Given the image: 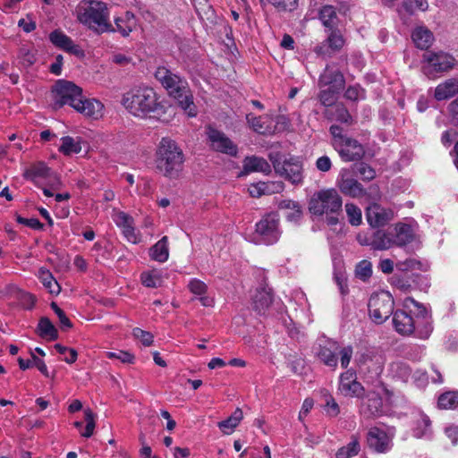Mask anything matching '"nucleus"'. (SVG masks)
I'll use <instances>...</instances> for the list:
<instances>
[{"mask_svg": "<svg viewBox=\"0 0 458 458\" xmlns=\"http://www.w3.org/2000/svg\"><path fill=\"white\" fill-rule=\"evenodd\" d=\"M84 416L86 420V427L83 431L81 432V437H90L96 427L95 423V414L92 412L90 409L84 410Z\"/></svg>", "mask_w": 458, "mask_h": 458, "instance_id": "obj_51", "label": "nucleus"}, {"mask_svg": "<svg viewBox=\"0 0 458 458\" xmlns=\"http://www.w3.org/2000/svg\"><path fill=\"white\" fill-rule=\"evenodd\" d=\"M383 402L378 394L371 392L362 404V412L367 416H378L382 412Z\"/></svg>", "mask_w": 458, "mask_h": 458, "instance_id": "obj_31", "label": "nucleus"}, {"mask_svg": "<svg viewBox=\"0 0 458 458\" xmlns=\"http://www.w3.org/2000/svg\"><path fill=\"white\" fill-rule=\"evenodd\" d=\"M74 110L86 118L98 120L104 115L105 106L98 99L88 98L82 95Z\"/></svg>", "mask_w": 458, "mask_h": 458, "instance_id": "obj_14", "label": "nucleus"}, {"mask_svg": "<svg viewBox=\"0 0 458 458\" xmlns=\"http://www.w3.org/2000/svg\"><path fill=\"white\" fill-rule=\"evenodd\" d=\"M319 19L325 27L333 30L338 21L335 7L332 5L323 6L319 11Z\"/></svg>", "mask_w": 458, "mask_h": 458, "instance_id": "obj_42", "label": "nucleus"}, {"mask_svg": "<svg viewBox=\"0 0 458 458\" xmlns=\"http://www.w3.org/2000/svg\"><path fill=\"white\" fill-rule=\"evenodd\" d=\"M13 289L15 290L17 298L20 300V302L22 305V307L24 309L30 310L35 304V297L32 294L21 291L17 288L13 287Z\"/></svg>", "mask_w": 458, "mask_h": 458, "instance_id": "obj_54", "label": "nucleus"}, {"mask_svg": "<svg viewBox=\"0 0 458 458\" xmlns=\"http://www.w3.org/2000/svg\"><path fill=\"white\" fill-rule=\"evenodd\" d=\"M51 168L48 167L46 163L42 161L36 162L32 164L29 168H27L23 176L27 180H30L37 184L38 187H41L38 184V179H46L49 173L51 172Z\"/></svg>", "mask_w": 458, "mask_h": 458, "instance_id": "obj_25", "label": "nucleus"}, {"mask_svg": "<svg viewBox=\"0 0 458 458\" xmlns=\"http://www.w3.org/2000/svg\"><path fill=\"white\" fill-rule=\"evenodd\" d=\"M38 278L50 293L58 294L60 293L61 288L58 283L48 270L41 267L38 270Z\"/></svg>", "mask_w": 458, "mask_h": 458, "instance_id": "obj_43", "label": "nucleus"}, {"mask_svg": "<svg viewBox=\"0 0 458 458\" xmlns=\"http://www.w3.org/2000/svg\"><path fill=\"white\" fill-rule=\"evenodd\" d=\"M132 335L145 346H150L153 343V335L149 332L144 331L139 327H136L132 330Z\"/></svg>", "mask_w": 458, "mask_h": 458, "instance_id": "obj_57", "label": "nucleus"}, {"mask_svg": "<svg viewBox=\"0 0 458 458\" xmlns=\"http://www.w3.org/2000/svg\"><path fill=\"white\" fill-rule=\"evenodd\" d=\"M20 56L22 64L25 66L32 65L37 60L35 52L25 47L21 48Z\"/></svg>", "mask_w": 458, "mask_h": 458, "instance_id": "obj_58", "label": "nucleus"}, {"mask_svg": "<svg viewBox=\"0 0 458 458\" xmlns=\"http://www.w3.org/2000/svg\"><path fill=\"white\" fill-rule=\"evenodd\" d=\"M390 370L394 377L403 381H407L411 374V369L406 363L396 361L390 365Z\"/></svg>", "mask_w": 458, "mask_h": 458, "instance_id": "obj_45", "label": "nucleus"}, {"mask_svg": "<svg viewBox=\"0 0 458 458\" xmlns=\"http://www.w3.org/2000/svg\"><path fill=\"white\" fill-rule=\"evenodd\" d=\"M114 221L117 226L122 228L124 237L131 243L140 242V236L134 227L133 218L124 212H117L114 216Z\"/></svg>", "mask_w": 458, "mask_h": 458, "instance_id": "obj_20", "label": "nucleus"}, {"mask_svg": "<svg viewBox=\"0 0 458 458\" xmlns=\"http://www.w3.org/2000/svg\"><path fill=\"white\" fill-rule=\"evenodd\" d=\"M360 369H368L378 375L383 370L384 357L371 349H365L357 352L354 360Z\"/></svg>", "mask_w": 458, "mask_h": 458, "instance_id": "obj_12", "label": "nucleus"}, {"mask_svg": "<svg viewBox=\"0 0 458 458\" xmlns=\"http://www.w3.org/2000/svg\"><path fill=\"white\" fill-rule=\"evenodd\" d=\"M438 406L442 409H455L458 406V392H446L438 397Z\"/></svg>", "mask_w": 458, "mask_h": 458, "instance_id": "obj_46", "label": "nucleus"}, {"mask_svg": "<svg viewBox=\"0 0 458 458\" xmlns=\"http://www.w3.org/2000/svg\"><path fill=\"white\" fill-rule=\"evenodd\" d=\"M122 105L133 116L146 118L162 109L159 97L153 88L138 86L123 95Z\"/></svg>", "mask_w": 458, "mask_h": 458, "instance_id": "obj_2", "label": "nucleus"}, {"mask_svg": "<svg viewBox=\"0 0 458 458\" xmlns=\"http://www.w3.org/2000/svg\"><path fill=\"white\" fill-rule=\"evenodd\" d=\"M344 208L349 223L353 226L360 225L362 221L360 208L353 203H346Z\"/></svg>", "mask_w": 458, "mask_h": 458, "instance_id": "obj_48", "label": "nucleus"}, {"mask_svg": "<svg viewBox=\"0 0 458 458\" xmlns=\"http://www.w3.org/2000/svg\"><path fill=\"white\" fill-rule=\"evenodd\" d=\"M411 38L415 46L420 49H428L434 41L432 32L423 26L418 27L413 30Z\"/></svg>", "mask_w": 458, "mask_h": 458, "instance_id": "obj_29", "label": "nucleus"}, {"mask_svg": "<svg viewBox=\"0 0 458 458\" xmlns=\"http://www.w3.org/2000/svg\"><path fill=\"white\" fill-rule=\"evenodd\" d=\"M456 93H458V80L448 79L437 86L434 97L437 100L442 101L451 98Z\"/></svg>", "mask_w": 458, "mask_h": 458, "instance_id": "obj_26", "label": "nucleus"}, {"mask_svg": "<svg viewBox=\"0 0 458 458\" xmlns=\"http://www.w3.org/2000/svg\"><path fill=\"white\" fill-rule=\"evenodd\" d=\"M336 185L340 191L352 198H360L366 195L363 186L352 177V173L348 168H343L340 171Z\"/></svg>", "mask_w": 458, "mask_h": 458, "instance_id": "obj_11", "label": "nucleus"}, {"mask_svg": "<svg viewBox=\"0 0 458 458\" xmlns=\"http://www.w3.org/2000/svg\"><path fill=\"white\" fill-rule=\"evenodd\" d=\"M207 135L214 150L230 156H236L237 146L223 131L208 126Z\"/></svg>", "mask_w": 458, "mask_h": 458, "instance_id": "obj_13", "label": "nucleus"}, {"mask_svg": "<svg viewBox=\"0 0 458 458\" xmlns=\"http://www.w3.org/2000/svg\"><path fill=\"white\" fill-rule=\"evenodd\" d=\"M79 21L98 33L114 30L109 21L107 4L98 0H82L76 8Z\"/></svg>", "mask_w": 458, "mask_h": 458, "instance_id": "obj_5", "label": "nucleus"}, {"mask_svg": "<svg viewBox=\"0 0 458 458\" xmlns=\"http://www.w3.org/2000/svg\"><path fill=\"white\" fill-rule=\"evenodd\" d=\"M422 71L428 76L431 77L437 72H445L455 65V59L445 52H426L422 56Z\"/></svg>", "mask_w": 458, "mask_h": 458, "instance_id": "obj_9", "label": "nucleus"}, {"mask_svg": "<svg viewBox=\"0 0 458 458\" xmlns=\"http://www.w3.org/2000/svg\"><path fill=\"white\" fill-rule=\"evenodd\" d=\"M366 218L372 227H381L393 220L394 211L374 203L367 208Z\"/></svg>", "mask_w": 458, "mask_h": 458, "instance_id": "obj_16", "label": "nucleus"}, {"mask_svg": "<svg viewBox=\"0 0 458 458\" xmlns=\"http://www.w3.org/2000/svg\"><path fill=\"white\" fill-rule=\"evenodd\" d=\"M351 171L352 174L360 176L364 181H371L376 176L375 170L365 163L355 164Z\"/></svg>", "mask_w": 458, "mask_h": 458, "instance_id": "obj_47", "label": "nucleus"}, {"mask_svg": "<svg viewBox=\"0 0 458 458\" xmlns=\"http://www.w3.org/2000/svg\"><path fill=\"white\" fill-rule=\"evenodd\" d=\"M106 356L110 359H117L121 360L123 363H133L134 356L129 352L125 351H118V352H108Z\"/></svg>", "mask_w": 458, "mask_h": 458, "instance_id": "obj_56", "label": "nucleus"}, {"mask_svg": "<svg viewBox=\"0 0 458 458\" xmlns=\"http://www.w3.org/2000/svg\"><path fill=\"white\" fill-rule=\"evenodd\" d=\"M62 145L59 151L64 155L78 154L81 151V140L79 138L65 136L61 139Z\"/></svg>", "mask_w": 458, "mask_h": 458, "instance_id": "obj_44", "label": "nucleus"}, {"mask_svg": "<svg viewBox=\"0 0 458 458\" xmlns=\"http://www.w3.org/2000/svg\"><path fill=\"white\" fill-rule=\"evenodd\" d=\"M353 353L352 347L348 345L345 347H343L339 352L340 354V361H341V367L343 369H347V367L350 364V361L352 360Z\"/></svg>", "mask_w": 458, "mask_h": 458, "instance_id": "obj_60", "label": "nucleus"}, {"mask_svg": "<svg viewBox=\"0 0 458 458\" xmlns=\"http://www.w3.org/2000/svg\"><path fill=\"white\" fill-rule=\"evenodd\" d=\"M392 238L394 245L404 246L413 239L412 229L408 225L397 224L394 227V235Z\"/></svg>", "mask_w": 458, "mask_h": 458, "instance_id": "obj_32", "label": "nucleus"}, {"mask_svg": "<svg viewBox=\"0 0 458 458\" xmlns=\"http://www.w3.org/2000/svg\"><path fill=\"white\" fill-rule=\"evenodd\" d=\"M281 209L285 210V216L288 221L296 222L302 216V210L300 204L293 200H283L279 204Z\"/></svg>", "mask_w": 458, "mask_h": 458, "instance_id": "obj_39", "label": "nucleus"}, {"mask_svg": "<svg viewBox=\"0 0 458 458\" xmlns=\"http://www.w3.org/2000/svg\"><path fill=\"white\" fill-rule=\"evenodd\" d=\"M364 91L359 86H351L345 91V98L352 101H356L363 98Z\"/></svg>", "mask_w": 458, "mask_h": 458, "instance_id": "obj_62", "label": "nucleus"}, {"mask_svg": "<svg viewBox=\"0 0 458 458\" xmlns=\"http://www.w3.org/2000/svg\"><path fill=\"white\" fill-rule=\"evenodd\" d=\"M319 82L325 86L331 85L333 88L341 89L344 83V79L337 69L327 66L319 77Z\"/></svg>", "mask_w": 458, "mask_h": 458, "instance_id": "obj_30", "label": "nucleus"}, {"mask_svg": "<svg viewBox=\"0 0 458 458\" xmlns=\"http://www.w3.org/2000/svg\"><path fill=\"white\" fill-rule=\"evenodd\" d=\"M243 419L242 411L237 408L226 420L219 421L217 427L225 435L232 434Z\"/></svg>", "mask_w": 458, "mask_h": 458, "instance_id": "obj_33", "label": "nucleus"}, {"mask_svg": "<svg viewBox=\"0 0 458 458\" xmlns=\"http://www.w3.org/2000/svg\"><path fill=\"white\" fill-rule=\"evenodd\" d=\"M36 331L40 337L49 341H55L58 338L57 329L47 317H43L39 319Z\"/></svg>", "mask_w": 458, "mask_h": 458, "instance_id": "obj_35", "label": "nucleus"}, {"mask_svg": "<svg viewBox=\"0 0 458 458\" xmlns=\"http://www.w3.org/2000/svg\"><path fill=\"white\" fill-rule=\"evenodd\" d=\"M344 45V39L339 30H331L327 38L316 46L314 52L318 55L331 56L339 52Z\"/></svg>", "mask_w": 458, "mask_h": 458, "instance_id": "obj_15", "label": "nucleus"}, {"mask_svg": "<svg viewBox=\"0 0 458 458\" xmlns=\"http://www.w3.org/2000/svg\"><path fill=\"white\" fill-rule=\"evenodd\" d=\"M394 300L388 293L372 294L369 301V312L377 324H382L393 313Z\"/></svg>", "mask_w": 458, "mask_h": 458, "instance_id": "obj_10", "label": "nucleus"}, {"mask_svg": "<svg viewBox=\"0 0 458 458\" xmlns=\"http://www.w3.org/2000/svg\"><path fill=\"white\" fill-rule=\"evenodd\" d=\"M273 298L268 290L261 289L257 291L253 298L254 309L259 313H263L271 305Z\"/></svg>", "mask_w": 458, "mask_h": 458, "instance_id": "obj_40", "label": "nucleus"}, {"mask_svg": "<svg viewBox=\"0 0 458 458\" xmlns=\"http://www.w3.org/2000/svg\"><path fill=\"white\" fill-rule=\"evenodd\" d=\"M393 324L396 332L403 335H410L415 331L414 318L403 310L394 313Z\"/></svg>", "mask_w": 458, "mask_h": 458, "instance_id": "obj_23", "label": "nucleus"}, {"mask_svg": "<svg viewBox=\"0 0 458 458\" xmlns=\"http://www.w3.org/2000/svg\"><path fill=\"white\" fill-rule=\"evenodd\" d=\"M333 136V146L335 148L339 143L343 142L347 137L342 134V128L338 125H332L329 129Z\"/></svg>", "mask_w": 458, "mask_h": 458, "instance_id": "obj_63", "label": "nucleus"}, {"mask_svg": "<svg viewBox=\"0 0 458 458\" xmlns=\"http://www.w3.org/2000/svg\"><path fill=\"white\" fill-rule=\"evenodd\" d=\"M372 275V265L371 262L363 259L360 261L355 268V276L362 281L368 280Z\"/></svg>", "mask_w": 458, "mask_h": 458, "instance_id": "obj_50", "label": "nucleus"}, {"mask_svg": "<svg viewBox=\"0 0 458 458\" xmlns=\"http://www.w3.org/2000/svg\"><path fill=\"white\" fill-rule=\"evenodd\" d=\"M360 451V438L356 435L351 437V441L345 446L338 449L335 458H352Z\"/></svg>", "mask_w": 458, "mask_h": 458, "instance_id": "obj_38", "label": "nucleus"}, {"mask_svg": "<svg viewBox=\"0 0 458 458\" xmlns=\"http://www.w3.org/2000/svg\"><path fill=\"white\" fill-rule=\"evenodd\" d=\"M316 167L320 172H328L332 167L331 159L327 156H322L318 157L316 161Z\"/></svg>", "mask_w": 458, "mask_h": 458, "instance_id": "obj_64", "label": "nucleus"}, {"mask_svg": "<svg viewBox=\"0 0 458 458\" xmlns=\"http://www.w3.org/2000/svg\"><path fill=\"white\" fill-rule=\"evenodd\" d=\"M309 210L314 216H324L327 225H336L343 216V199L334 188L320 190L310 197Z\"/></svg>", "mask_w": 458, "mask_h": 458, "instance_id": "obj_4", "label": "nucleus"}, {"mask_svg": "<svg viewBox=\"0 0 458 458\" xmlns=\"http://www.w3.org/2000/svg\"><path fill=\"white\" fill-rule=\"evenodd\" d=\"M415 320V331L417 337L421 339H427L429 337L433 327H432V321L431 317L425 308H422L421 310L418 313L416 318H414Z\"/></svg>", "mask_w": 458, "mask_h": 458, "instance_id": "obj_24", "label": "nucleus"}, {"mask_svg": "<svg viewBox=\"0 0 458 458\" xmlns=\"http://www.w3.org/2000/svg\"><path fill=\"white\" fill-rule=\"evenodd\" d=\"M275 172L293 184H300L303 181V165L299 157H284L279 152H272L268 156Z\"/></svg>", "mask_w": 458, "mask_h": 458, "instance_id": "obj_6", "label": "nucleus"}, {"mask_svg": "<svg viewBox=\"0 0 458 458\" xmlns=\"http://www.w3.org/2000/svg\"><path fill=\"white\" fill-rule=\"evenodd\" d=\"M335 149L339 153L344 161H353L360 159L364 155V148L356 140L346 138L339 143Z\"/></svg>", "mask_w": 458, "mask_h": 458, "instance_id": "obj_19", "label": "nucleus"}, {"mask_svg": "<svg viewBox=\"0 0 458 458\" xmlns=\"http://www.w3.org/2000/svg\"><path fill=\"white\" fill-rule=\"evenodd\" d=\"M243 169L246 173L260 172L268 174L271 172V167L268 162L259 157H248L243 161Z\"/></svg>", "mask_w": 458, "mask_h": 458, "instance_id": "obj_28", "label": "nucleus"}, {"mask_svg": "<svg viewBox=\"0 0 458 458\" xmlns=\"http://www.w3.org/2000/svg\"><path fill=\"white\" fill-rule=\"evenodd\" d=\"M340 89L329 87L327 89H323L319 93V100L321 104L328 108L335 106L336 100V94Z\"/></svg>", "mask_w": 458, "mask_h": 458, "instance_id": "obj_49", "label": "nucleus"}, {"mask_svg": "<svg viewBox=\"0 0 458 458\" xmlns=\"http://www.w3.org/2000/svg\"><path fill=\"white\" fill-rule=\"evenodd\" d=\"M336 344L330 341H325V344H319L315 348V355L324 365L335 369L337 367L338 359L336 355Z\"/></svg>", "mask_w": 458, "mask_h": 458, "instance_id": "obj_21", "label": "nucleus"}, {"mask_svg": "<svg viewBox=\"0 0 458 458\" xmlns=\"http://www.w3.org/2000/svg\"><path fill=\"white\" fill-rule=\"evenodd\" d=\"M149 256L153 260L165 262L169 257L168 238L164 236L149 250Z\"/></svg>", "mask_w": 458, "mask_h": 458, "instance_id": "obj_34", "label": "nucleus"}, {"mask_svg": "<svg viewBox=\"0 0 458 458\" xmlns=\"http://www.w3.org/2000/svg\"><path fill=\"white\" fill-rule=\"evenodd\" d=\"M155 78L165 89L168 95L177 100L179 106L190 117L197 115L193 96L185 79L165 66L157 67L155 72Z\"/></svg>", "mask_w": 458, "mask_h": 458, "instance_id": "obj_1", "label": "nucleus"}, {"mask_svg": "<svg viewBox=\"0 0 458 458\" xmlns=\"http://www.w3.org/2000/svg\"><path fill=\"white\" fill-rule=\"evenodd\" d=\"M45 183L47 186L50 187L54 191H58L62 188L63 182L59 177V175L55 173L54 171H51L49 173V175L46 177Z\"/></svg>", "mask_w": 458, "mask_h": 458, "instance_id": "obj_59", "label": "nucleus"}, {"mask_svg": "<svg viewBox=\"0 0 458 458\" xmlns=\"http://www.w3.org/2000/svg\"><path fill=\"white\" fill-rule=\"evenodd\" d=\"M246 118L249 125L254 131L259 134H271L273 132L272 128L267 123V118L263 116H255L252 114H247Z\"/></svg>", "mask_w": 458, "mask_h": 458, "instance_id": "obj_37", "label": "nucleus"}, {"mask_svg": "<svg viewBox=\"0 0 458 458\" xmlns=\"http://www.w3.org/2000/svg\"><path fill=\"white\" fill-rule=\"evenodd\" d=\"M49 40L56 47L73 54L76 56H83V51L75 45L71 38L63 31L55 30L49 34Z\"/></svg>", "mask_w": 458, "mask_h": 458, "instance_id": "obj_22", "label": "nucleus"}, {"mask_svg": "<svg viewBox=\"0 0 458 458\" xmlns=\"http://www.w3.org/2000/svg\"><path fill=\"white\" fill-rule=\"evenodd\" d=\"M338 390L343 395L350 397H360L364 392L363 386L356 380L355 374L351 370L341 374Z\"/></svg>", "mask_w": 458, "mask_h": 458, "instance_id": "obj_17", "label": "nucleus"}, {"mask_svg": "<svg viewBox=\"0 0 458 458\" xmlns=\"http://www.w3.org/2000/svg\"><path fill=\"white\" fill-rule=\"evenodd\" d=\"M155 162L158 174L169 180H177L183 169L184 155L174 140L162 138L157 148Z\"/></svg>", "mask_w": 458, "mask_h": 458, "instance_id": "obj_3", "label": "nucleus"}, {"mask_svg": "<svg viewBox=\"0 0 458 458\" xmlns=\"http://www.w3.org/2000/svg\"><path fill=\"white\" fill-rule=\"evenodd\" d=\"M116 30L123 36H128L130 32L135 28L136 21L134 15L127 12L123 16L114 19Z\"/></svg>", "mask_w": 458, "mask_h": 458, "instance_id": "obj_36", "label": "nucleus"}, {"mask_svg": "<svg viewBox=\"0 0 458 458\" xmlns=\"http://www.w3.org/2000/svg\"><path fill=\"white\" fill-rule=\"evenodd\" d=\"M367 441L369 446L377 453H386L392 446V436L377 427L369 430Z\"/></svg>", "mask_w": 458, "mask_h": 458, "instance_id": "obj_18", "label": "nucleus"}, {"mask_svg": "<svg viewBox=\"0 0 458 458\" xmlns=\"http://www.w3.org/2000/svg\"><path fill=\"white\" fill-rule=\"evenodd\" d=\"M264 2L265 0H260ZM267 3L272 4L279 12L293 11L296 9L298 0H266Z\"/></svg>", "mask_w": 458, "mask_h": 458, "instance_id": "obj_52", "label": "nucleus"}, {"mask_svg": "<svg viewBox=\"0 0 458 458\" xmlns=\"http://www.w3.org/2000/svg\"><path fill=\"white\" fill-rule=\"evenodd\" d=\"M54 106L60 108L64 105H69L73 109L79 104L82 93V89L72 81L59 80L55 84L53 89Z\"/></svg>", "mask_w": 458, "mask_h": 458, "instance_id": "obj_8", "label": "nucleus"}, {"mask_svg": "<svg viewBox=\"0 0 458 458\" xmlns=\"http://www.w3.org/2000/svg\"><path fill=\"white\" fill-rule=\"evenodd\" d=\"M325 410H326L327 414L331 417H335L340 412V408H339L338 403L331 396H329L326 401Z\"/></svg>", "mask_w": 458, "mask_h": 458, "instance_id": "obj_61", "label": "nucleus"}, {"mask_svg": "<svg viewBox=\"0 0 458 458\" xmlns=\"http://www.w3.org/2000/svg\"><path fill=\"white\" fill-rule=\"evenodd\" d=\"M394 245L393 238L383 231L375 233L370 242L372 249L379 250H388Z\"/></svg>", "mask_w": 458, "mask_h": 458, "instance_id": "obj_41", "label": "nucleus"}, {"mask_svg": "<svg viewBox=\"0 0 458 458\" xmlns=\"http://www.w3.org/2000/svg\"><path fill=\"white\" fill-rule=\"evenodd\" d=\"M188 288L193 294L204 295L207 292L208 286L204 282L197 278H193L189 282Z\"/></svg>", "mask_w": 458, "mask_h": 458, "instance_id": "obj_55", "label": "nucleus"}, {"mask_svg": "<svg viewBox=\"0 0 458 458\" xmlns=\"http://www.w3.org/2000/svg\"><path fill=\"white\" fill-rule=\"evenodd\" d=\"M325 117L346 124L352 123V117L343 104H336L324 112Z\"/></svg>", "mask_w": 458, "mask_h": 458, "instance_id": "obj_27", "label": "nucleus"}, {"mask_svg": "<svg viewBox=\"0 0 458 458\" xmlns=\"http://www.w3.org/2000/svg\"><path fill=\"white\" fill-rule=\"evenodd\" d=\"M141 283L146 287L157 288L161 284V277L155 272H144L140 276Z\"/></svg>", "mask_w": 458, "mask_h": 458, "instance_id": "obj_53", "label": "nucleus"}, {"mask_svg": "<svg viewBox=\"0 0 458 458\" xmlns=\"http://www.w3.org/2000/svg\"><path fill=\"white\" fill-rule=\"evenodd\" d=\"M281 236L279 216L276 213H268L256 224L253 241L257 243L271 245L278 242Z\"/></svg>", "mask_w": 458, "mask_h": 458, "instance_id": "obj_7", "label": "nucleus"}]
</instances>
